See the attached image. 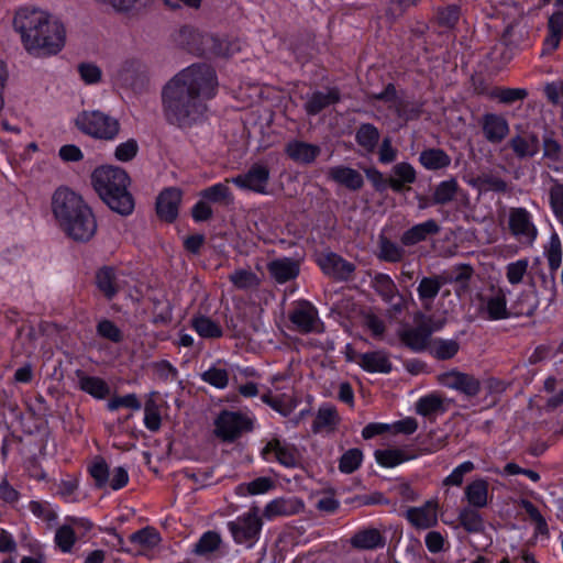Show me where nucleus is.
<instances>
[{"label":"nucleus","mask_w":563,"mask_h":563,"mask_svg":"<svg viewBox=\"0 0 563 563\" xmlns=\"http://www.w3.org/2000/svg\"><path fill=\"white\" fill-rule=\"evenodd\" d=\"M218 91L216 70L208 64H192L169 79L162 90L163 113L167 123L189 129L202 122L207 101Z\"/></svg>","instance_id":"nucleus-1"},{"label":"nucleus","mask_w":563,"mask_h":563,"mask_svg":"<svg viewBox=\"0 0 563 563\" xmlns=\"http://www.w3.org/2000/svg\"><path fill=\"white\" fill-rule=\"evenodd\" d=\"M13 26L21 35L24 48L32 55H56L65 45L64 24L45 11L21 8L15 12Z\"/></svg>","instance_id":"nucleus-2"},{"label":"nucleus","mask_w":563,"mask_h":563,"mask_svg":"<svg viewBox=\"0 0 563 563\" xmlns=\"http://www.w3.org/2000/svg\"><path fill=\"white\" fill-rule=\"evenodd\" d=\"M52 211L58 227L75 242L87 243L97 232L92 209L82 197L67 187H59L52 197Z\"/></svg>","instance_id":"nucleus-3"},{"label":"nucleus","mask_w":563,"mask_h":563,"mask_svg":"<svg viewBox=\"0 0 563 563\" xmlns=\"http://www.w3.org/2000/svg\"><path fill=\"white\" fill-rule=\"evenodd\" d=\"M91 184L113 212L123 217L133 213L135 200L129 190L131 178L125 169L112 165L97 167L91 174Z\"/></svg>","instance_id":"nucleus-4"},{"label":"nucleus","mask_w":563,"mask_h":563,"mask_svg":"<svg viewBox=\"0 0 563 563\" xmlns=\"http://www.w3.org/2000/svg\"><path fill=\"white\" fill-rule=\"evenodd\" d=\"M75 125L81 133L102 141H113L120 132L119 120L100 110L81 111Z\"/></svg>","instance_id":"nucleus-5"},{"label":"nucleus","mask_w":563,"mask_h":563,"mask_svg":"<svg viewBox=\"0 0 563 563\" xmlns=\"http://www.w3.org/2000/svg\"><path fill=\"white\" fill-rule=\"evenodd\" d=\"M234 542L252 549L258 541L263 521L256 510H251L227 523Z\"/></svg>","instance_id":"nucleus-6"},{"label":"nucleus","mask_w":563,"mask_h":563,"mask_svg":"<svg viewBox=\"0 0 563 563\" xmlns=\"http://www.w3.org/2000/svg\"><path fill=\"white\" fill-rule=\"evenodd\" d=\"M432 319H415L412 324L401 323L397 329L400 341L415 352L423 351L432 335L442 324L437 328L431 327Z\"/></svg>","instance_id":"nucleus-7"},{"label":"nucleus","mask_w":563,"mask_h":563,"mask_svg":"<svg viewBox=\"0 0 563 563\" xmlns=\"http://www.w3.org/2000/svg\"><path fill=\"white\" fill-rule=\"evenodd\" d=\"M252 428V418L238 411L223 410L214 421V433L223 441H234Z\"/></svg>","instance_id":"nucleus-8"},{"label":"nucleus","mask_w":563,"mask_h":563,"mask_svg":"<svg viewBox=\"0 0 563 563\" xmlns=\"http://www.w3.org/2000/svg\"><path fill=\"white\" fill-rule=\"evenodd\" d=\"M372 284L375 291L389 305L394 313H401L405 309H408L409 305L416 306L411 294H409V298L401 295L389 275L377 273Z\"/></svg>","instance_id":"nucleus-9"},{"label":"nucleus","mask_w":563,"mask_h":563,"mask_svg":"<svg viewBox=\"0 0 563 563\" xmlns=\"http://www.w3.org/2000/svg\"><path fill=\"white\" fill-rule=\"evenodd\" d=\"M508 227L511 235L525 246H532L538 238V229L532 221L531 213L526 208H510Z\"/></svg>","instance_id":"nucleus-10"},{"label":"nucleus","mask_w":563,"mask_h":563,"mask_svg":"<svg viewBox=\"0 0 563 563\" xmlns=\"http://www.w3.org/2000/svg\"><path fill=\"white\" fill-rule=\"evenodd\" d=\"M269 178L271 170L268 166L262 163H254L246 173L227 178V183H232L241 190L266 195Z\"/></svg>","instance_id":"nucleus-11"},{"label":"nucleus","mask_w":563,"mask_h":563,"mask_svg":"<svg viewBox=\"0 0 563 563\" xmlns=\"http://www.w3.org/2000/svg\"><path fill=\"white\" fill-rule=\"evenodd\" d=\"M262 455L265 461H276L288 468L296 467L299 464V454L296 446L277 438L266 443Z\"/></svg>","instance_id":"nucleus-12"},{"label":"nucleus","mask_w":563,"mask_h":563,"mask_svg":"<svg viewBox=\"0 0 563 563\" xmlns=\"http://www.w3.org/2000/svg\"><path fill=\"white\" fill-rule=\"evenodd\" d=\"M438 382L443 387L456 390L467 397H475L481 391V383L475 376L457 369L440 374Z\"/></svg>","instance_id":"nucleus-13"},{"label":"nucleus","mask_w":563,"mask_h":563,"mask_svg":"<svg viewBox=\"0 0 563 563\" xmlns=\"http://www.w3.org/2000/svg\"><path fill=\"white\" fill-rule=\"evenodd\" d=\"M318 265L325 275L338 282L351 280L356 269L355 264L334 252L320 255Z\"/></svg>","instance_id":"nucleus-14"},{"label":"nucleus","mask_w":563,"mask_h":563,"mask_svg":"<svg viewBox=\"0 0 563 563\" xmlns=\"http://www.w3.org/2000/svg\"><path fill=\"white\" fill-rule=\"evenodd\" d=\"M181 199L183 191L178 187H167L163 189L155 202L157 217L167 223L175 222L179 214Z\"/></svg>","instance_id":"nucleus-15"},{"label":"nucleus","mask_w":563,"mask_h":563,"mask_svg":"<svg viewBox=\"0 0 563 563\" xmlns=\"http://www.w3.org/2000/svg\"><path fill=\"white\" fill-rule=\"evenodd\" d=\"M558 8L548 19L547 35L542 43L541 55H550L560 46L563 37V0H554Z\"/></svg>","instance_id":"nucleus-16"},{"label":"nucleus","mask_w":563,"mask_h":563,"mask_svg":"<svg viewBox=\"0 0 563 563\" xmlns=\"http://www.w3.org/2000/svg\"><path fill=\"white\" fill-rule=\"evenodd\" d=\"M124 275L112 266H102L96 272L95 283L108 300H112L124 288Z\"/></svg>","instance_id":"nucleus-17"},{"label":"nucleus","mask_w":563,"mask_h":563,"mask_svg":"<svg viewBox=\"0 0 563 563\" xmlns=\"http://www.w3.org/2000/svg\"><path fill=\"white\" fill-rule=\"evenodd\" d=\"M284 152L292 162L300 165H310L320 155L321 147L305 141L291 140L286 143Z\"/></svg>","instance_id":"nucleus-18"},{"label":"nucleus","mask_w":563,"mask_h":563,"mask_svg":"<svg viewBox=\"0 0 563 563\" xmlns=\"http://www.w3.org/2000/svg\"><path fill=\"white\" fill-rule=\"evenodd\" d=\"M341 100L340 89L336 87L328 88V90H316L308 96L303 104V109L308 115H317L325 108L336 104Z\"/></svg>","instance_id":"nucleus-19"},{"label":"nucleus","mask_w":563,"mask_h":563,"mask_svg":"<svg viewBox=\"0 0 563 563\" xmlns=\"http://www.w3.org/2000/svg\"><path fill=\"white\" fill-rule=\"evenodd\" d=\"M481 124L485 139L492 144L500 143L509 133L507 120L496 113H485Z\"/></svg>","instance_id":"nucleus-20"},{"label":"nucleus","mask_w":563,"mask_h":563,"mask_svg":"<svg viewBox=\"0 0 563 563\" xmlns=\"http://www.w3.org/2000/svg\"><path fill=\"white\" fill-rule=\"evenodd\" d=\"M444 285H446V280L442 274L421 278L417 287V292L421 306L426 311L431 310L434 299Z\"/></svg>","instance_id":"nucleus-21"},{"label":"nucleus","mask_w":563,"mask_h":563,"mask_svg":"<svg viewBox=\"0 0 563 563\" xmlns=\"http://www.w3.org/2000/svg\"><path fill=\"white\" fill-rule=\"evenodd\" d=\"M393 175L389 177V188L396 192L401 194L409 190V185L416 183L417 172L415 167L408 162H400L393 166Z\"/></svg>","instance_id":"nucleus-22"},{"label":"nucleus","mask_w":563,"mask_h":563,"mask_svg":"<svg viewBox=\"0 0 563 563\" xmlns=\"http://www.w3.org/2000/svg\"><path fill=\"white\" fill-rule=\"evenodd\" d=\"M407 520L418 529H428L437 525V504L427 501L420 507H411L406 511Z\"/></svg>","instance_id":"nucleus-23"},{"label":"nucleus","mask_w":563,"mask_h":563,"mask_svg":"<svg viewBox=\"0 0 563 563\" xmlns=\"http://www.w3.org/2000/svg\"><path fill=\"white\" fill-rule=\"evenodd\" d=\"M439 232L440 225L438 222L434 219H429L406 230L400 236V242L404 246H413Z\"/></svg>","instance_id":"nucleus-24"},{"label":"nucleus","mask_w":563,"mask_h":563,"mask_svg":"<svg viewBox=\"0 0 563 563\" xmlns=\"http://www.w3.org/2000/svg\"><path fill=\"white\" fill-rule=\"evenodd\" d=\"M271 277L278 284H285L299 275V266L289 257L277 258L267 264Z\"/></svg>","instance_id":"nucleus-25"},{"label":"nucleus","mask_w":563,"mask_h":563,"mask_svg":"<svg viewBox=\"0 0 563 563\" xmlns=\"http://www.w3.org/2000/svg\"><path fill=\"white\" fill-rule=\"evenodd\" d=\"M76 376L79 389L95 399L101 400L110 395V386L104 379L98 376L87 375L82 371H77Z\"/></svg>","instance_id":"nucleus-26"},{"label":"nucleus","mask_w":563,"mask_h":563,"mask_svg":"<svg viewBox=\"0 0 563 563\" xmlns=\"http://www.w3.org/2000/svg\"><path fill=\"white\" fill-rule=\"evenodd\" d=\"M329 179L346 187L350 190H360L364 185L362 175L349 166H334L328 172Z\"/></svg>","instance_id":"nucleus-27"},{"label":"nucleus","mask_w":563,"mask_h":563,"mask_svg":"<svg viewBox=\"0 0 563 563\" xmlns=\"http://www.w3.org/2000/svg\"><path fill=\"white\" fill-rule=\"evenodd\" d=\"M386 539L376 528H364L351 538V545L358 550H376L384 548Z\"/></svg>","instance_id":"nucleus-28"},{"label":"nucleus","mask_w":563,"mask_h":563,"mask_svg":"<svg viewBox=\"0 0 563 563\" xmlns=\"http://www.w3.org/2000/svg\"><path fill=\"white\" fill-rule=\"evenodd\" d=\"M228 184L225 180L206 187L199 191L198 197L206 199L211 206L229 207L234 202V195Z\"/></svg>","instance_id":"nucleus-29"},{"label":"nucleus","mask_w":563,"mask_h":563,"mask_svg":"<svg viewBox=\"0 0 563 563\" xmlns=\"http://www.w3.org/2000/svg\"><path fill=\"white\" fill-rule=\"evenodd\" d=\"M418 161L427 170H441L451 165V156L440 147H429L420 152Z\"/></svg>","instance_id":"nucleus-30"},{"label":"nucleus","mask_w":563,"mask_h":563,"mask_svg":"<svg viewBox=\"0 0 563 563\" xmlns=\"http://www.w3.org/2000/svg\"><path fill=\"white\" fill-rule=\"evenodd\" d=\"M360 366L368 373L388 374L393 369V364L388 355L383 351L367 352L360 355Z\"/></svg>","instance_id":"nucleus-31"},{"label":"nucleus","mask_w":563,"mask_h":563,"mask_svg":"<svg viewBox=\"0 0 563 563\" xmlns=\"http://www.w3.org/2000/svg\"><path fill=\"white\" fill-rule=\"evenodd\" d=\"M398 119L406 122L418 120L423 112V103L410 100L405 91L400 92V97L391 106Z\"/></svg>","instance_id":"nucleus-32"},{"label":"nucleus","mask_w":563,"mask_h":563,"mask_svg":"<svg viewBox=\"0 0 563 563\" xmlns=\"http://www.w3.org/2000/svg\"><path fill=\"white\" fill-rule=\"evenodd\" d=\"M488 482L484 478H476L468 483L464 489L465 499L473 508L479 509L488 503Z\"/></svg>","instance_id":"nucleus-33"},{"label":"nucleus","mask_w":563,"mask_h":563,"mask_svg":"<svg viewBox=\"0 0 563 563\" xmlns=\"http://www.w3.org/2000/svg\"><path fill=\"white\" fill-rule=\"evenodd\" d=\"M379 139L380 132L373 123H361L355 131V142L366 154L375 152Z\"/></svg>","instance_id":"nucleus-34"},{"label":"nucleus","mask_w":563,"mask_h":563,"mask_svg":"<svg viewBox=\"0 0 563 563\" xmlns=\"http://www.w3.org/2000/svg\"><path fill=\"white\" fill-rule=\"evenodd\" d=\"M468 184L481 192L494 191L505 194L508 190L507 181L492 173H482L472 178Z\"/></svg>","instance_id":"nucleus-35"},{"label":"nucleus","mask_w":563,"mask_h":563,"mask_svg":"<svg viewBox=\"0 0 563 563\" xmlns=\"http://www.w3.org/2000/svg\"><path fill=\"white\" fill-rule=\"evenodd\" d=\"M340 421L336 409L330 405H323L318 409L317 416L312 422V431L320 433L322 431H333Z\"/></svg>","instance_id":"nucleus-36"},{"label":"nucleus","mask_w":563,"mask_h":563,"mask_svg":"<svg viewBox=\"0 0 563 563\" xmlns=\"http://www.w3.org/2000/svg\"><path fill=\"white\" fill-rule=\"evenodd\" d=\"M406 251L384 234L378 236V260L386 263H398L404 260Z\"/></svg>","instance_id":"nucleus-37"},{"label":"nucleus","mask_w":563,"mask_h":563,"mask_svg":"<svg viewBox=\"0 0 563 563\" xmlns=\"http://www.w3.org/2000/svg\"><path fill=\"white\" fill-rule=\"evenodd\" d=\"M521 507L534 525V538L548 540L550 537L548 522L539 509L530 500L527 499L521 501Z\"/></svg>","instance_id":"nucleus-38"},{"label":"nucleus","mask_w":563,"mask_h":563,"mask_svg":"<svg viewBox=\"0 0 563 563\" xmlns=\"http://www.w3.org/2000/svg\"><path fill=\"white\" fill-rule=\"evenodd\" d=\"M543 158L554 163L563 161V146L553 130L545 129L542 135Z\"/></svg>","instance_id":"nucleus-39"},{"label":"nucleus","mask_w":563,"mask_h":563,"mask_svg":"<svg viewBox=\"0 0 563 563\" xmlns=\"http://www.w3.org/2000/svg\"><path fill=\"white\" fill-rule=\"evenodd\" d=\"M459 184L455 178L452 177L450 179L442 180L433 190L432 203L441 206L446 205L455 198Z\"/></svg>","instance_id":"nucleus-40"},{"label":"nucleus","mask_w":563,"mask_h":563,"mask_svg":"<svg viewBox=\"0 0 563 563\" xmlns=\"http://www.w3.org/2000/svg\"><path fill=\"white\" fill-rule=\"evenodd\" d=\"M228 278L239 290L256 289L261 284V279L254 272L244 268L235 269Z\"/></svg>","instance_id":"nucleus-41"},{"label":"nucleus","mask_w":563,"mask_h":563,"mask_svg":"<svg viewBox=\"0 0 563 563\" xmlns=\"http://www.w3.org/2000/svg\"><path fill=\"white\" fill-rule=\"evenodd\" d=\"M488 317H510L507 312V299L501 288H492V295L485 299Z\"/></svg>","instance_id":"nucleus-42"},{"label":"nucleus","mask_w":563,"mask_h":563,"mask_svg":"<svg viewBox=\"0 0 563 563\" xmlns=\"http://www.w3.org/2000/svg\"><path fill=\"white\" fill-rule=\"evenodd\" d=\"M274 487V482L269 477H257L250 483H243L236 486L235 493L241 497L249 495L265 494Z\"/></svg>","instance_id":"nucleus-43"},{"label":"nucleus","mask_w":563,"mask_h":563,"mask_svg":"<svg viewBox=\"0 0 563 563\" xmlns=\"http://www.w3.org/2000/svg\"><path fill=\"white\" fill-rule=\"evenodd\" d=\"M130 541L142 549L151 550L156 548L161 543L162 539L156 529L146 527L132 533L130 536Z\"/></svg>","instance_id":"nucleus-44"},{"label":"nucleus","mask_w":563,"mask_h":563,"mask_svg":"<svg viewBox=\"0 0 563 563\" xmlns=\"http://www.w3.org/2000/svg\"><path fill=\"white\" fill-rule=\"evenodd\" d=\"M461 18V7L459 4H448L439 7L435 11V20L439 26L444 29H454Z\"/></svg>","instance_id":"nucleus-45"},{"label":"nucleus","mask_w":563,"mask_h":563,"mask_svg":"<svg viewBox=\"0 0 563 563\" xmlns=\"http://www.w3.org/2000/svg\"><path fill=\"white\" fill-rule=\"evenodd\" d=\"M430 350L438 360H450L459 352L460 344L453 339H435L432 341Z\"/></svg>","instance_id":"nucleus-46"},{"label":"nucleus","mask_w":563,"mask_h":563,"mask_svg":"<svg viewBox=\"0 0 563 563\" xmlns=\"http://www.w3.org/2000/svg\"><path fill=\"white\" fill-rule=\"evenodd\" d=\"M526 88H501L495 87L492 90L490 98L497 99L500 103L512 104L517 101H522L528 97Z\"/></svg>","instance_id":"nucleus-47"},{"label":"nucleus","mask_w":563,"mask_h":563,"mask_svg":"<svg viewBox=\"0 0 563 563\" xmlns=\"http://www.w3.org/2000/svg\"><path fill=\"white\" fill-rule=\"evenodd\" d=\"M280 321L287 328L302 334L323 331L321 319H280Z\"/></svg>","instance_id":"nucleus-48"},{"label":"nucleus","mask_w":563,"mask_h":563,"mask_svg":"<svg viewBox=\"0 0 563 563\" xmlns=\"http://www.w3.org/2000/svg\"><path fill=\"white\" fill-rule=\"evenodd\" d=\"M549 205L555 219L563 227V184L558 180H554L549 189Z\"/></svg>","instance_id":"nucleus-49"},{"label":"nucleus","mask_w":563,"mask_h":563,"mask_svg":"<svg viewBox=\"0 0 563 563\" xmlns=\"http://www.w3.org/2000/svg\"><path fill=\"white\" fill-rule=\"evenodd\" d=\"M27 509L34 517L47 523H53L57 520V510L48 501L31 500Z\"/></svg>","instance_id":"nucleus-50"},{"label":"nucleus","mask_w":563,"mask_h":563,"mask_svg":"<svg viewBox=\"0 0 563 563\" xmlns=\"http://www.w3.org/2000/svg\"><path fill=\"white\" fill-rule=\"evenodd\" d=\"M544 254L547 256L551 271H556L562 262V243L556 232H552L549 243L545 246Z\"/></svg>","instance_id":"nucleus-51"},{"label":"nucleus","mask_w":563,"mask_h":563,"mask_svg":"<svg viewBox=\"0 0 563 563\" xmlns=\"http://www.w3.org/2000/svg\"><path fill=\"white\" fill-rule=\"evenodd\" d=\"M192 328L205 339H214L222 335V327L214 319H192Z\"/></svg>","instance_id":"nucleus-52"},{"label":"nucleus","mask_w":563,"mask_h":563,"mask_svg":"<svg viewBox=\"0 0 563 563\" xmlns=\"http://www.w3.org/2000/svg\"><path fill=\"white\" fill-rule=\"evenodd\" d=\"M201 379L219 389H223L229 383V373L224 367L212 365L201 374Z\"/></svg>","instance_id":"nucleus-53"},{"label":"nucleus","mask_w":563,"mask_h":563,"mask_svg":"<svg viewBox=\"0 0 563 563\" xmlns=\"http://www.w3.org/2000/svg\"><path fill=\"white\" fill-rule=\"evenodd\" d=\"M375 460L383 467H395L407 461L408 457L405 456L401 450L386 449L377 450L375 452Z\"/></svg>","instance_id":"nucleus-54"},{"label":"nucleus","mask_w":563,"mask_h":563,"mask_svg":"<svg viewBox=\"0 0 563 563\" xmlns=\"http://www.w3.org/2000/svg\"><path fill=\"white\" fill-rule=\"evenodd\" d=\"M363 461V452L360 449H350L343 453L339 461V470L344 474L356 471Z\"/></svg>","instance_id":"nucleus-55"},{"label":"nucleus","mask_w":563,"mask_h":563,"mask_svg":"<svg viewBox=\"0 0 563 563\" xmlns=\"http://www.w3.org/2000/svg\"><path fill=\"white\" fill-rule=\"evenodd\" d=\"M461 526L468 532H478L483 529V519L476 508H464L460 511Z\"/></svg>","instance_id":"nucleus-56"},{"label":"nucleus","mask_w":563,"mask_h":563,"mask_svg":"<svg viewBox=\"0 0 563 563\" xmlns=\"http://www.w3.org/2000/svg\"><path fill=\"white\" fill-rule=\"evenodd\" d=\"M221 543L220 536L214 531L205 532L198 542L195 544V553L199 555H205L214 552L218 550Z\"/></svg>","instance_id":"nucleus-57"},{"label":"nucleus","mask_w":563,"mask_h":563,"mask_svg":"<svg viewBox=\"0 0 563 563\" xmlns=\"http://www.w3.org/2000/svg\"><path fill=\"white\" fill-rule=\"evenodd\" d=\"M152 368L155 379L162 383L174 382L178 376L177 368L167 360L152 363Z\"/></svg>","instance_id":"nucleus-58"},{"label":"nucleus","mask_w":563,"mask_h":563,"mask_svg":"<svg viewBox=\"0 0 563 563\" xmlns=\"http://www.w3.org/2000/svg\"><path fill=\"white\" fill-rule=\"evenodd\" d=\"M475 470L472 461H465L459 464L453 471L443 479V486H461L466 474Z\"/></svg>","instance_id":"nucleus-59"},{"label":"nucleus","mask_w":563,"mask_h":563,"mask_svg":"<svg viewBox=\"0 0 563 563\" xmlns=\"http://www.w3.org/2000/svg\"><path fill=\"white\" fill-rule=\"evenodd\" d=\"M442 399L435 395H428L419 398L416 406V411L418 415L423 417H429L432 413H435L442 410Z\"/></svg>","instance_id":"nucleus-60"},{"label":"nucleus","mask_w":563,"mask_h":563,"mask_svg":"<svg viewBox=\"0 0 563 563\" xmlns=\"http://www.w3.org/2000/svg\"><path fill=\"white\" fill-rule=\"evenodd\" d=\"M76 536L74 529L64 525L56 530L55 533V543L60 549L62 552L68 553L71 551L73 545L75 544Z\"/></svg>","instance_id":"nucleus-61"},{"label":"nucleus","mask_w":563,"mask_h":563,"mask_svg":"<svg viewBox=\"0 0 563 563\" xmlns=\"http://www.w3.org/2000/svg\"><path fill=\"white\" fill-rule=\"evenodd\" d=\"M121 407L137 411L142 408V404L135 394L112 397L107 404L110 411H115Z\"/></svg>","instance_id":"nucleus-62"},{"label":"nucleus","mask_w":563,"mask_h":563,"mask_svg":"<svg viewBox=\"0 0 563 563\" xmlns=\"http://www.w3.org/2000/svg\"><path fill=\"white\" fill-rule=\"evenodd\" d=\"M529 266L528 258H520L516 262H511L506 266V277L509 284L517 285L523 279Z\"/></svg>","instance_id":"nucleus-63"},{"label":"nucleus","mask_w":563,"mask_h":563,"mask_svg":"<svg viewBox=\"0 0 563 563\" xmlns=\"http://www.w3.org/2000/svg\"><path fill=\"white\" fill-rule=\"evenodd\" d=\"M77 70L80 79L86 85H95L101 81L102 70L93 63H80L77 66Z\"/></svg>","instance_id":"nucleus-64"}]
</instances>
